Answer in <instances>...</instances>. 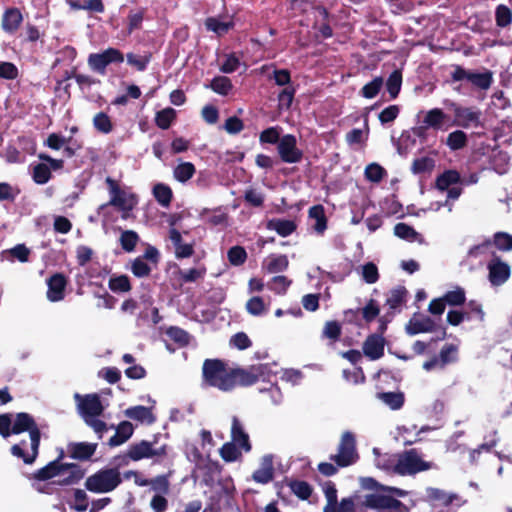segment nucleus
Returning <instances> with one entry per match:
<instances>
[{"mask_svg":"<svg viewBox=\"0 0 512 512\" xmlns=\"http://www.w3.org/2000/svg\"><path fill=\"white\" fill-rule=\"evenodd\" d=\"M23 432L29 433L30 452H25L24 447L26 446V442L22 441L21 443L12 446L11 453L13 456L21 458L25 464H32L39 451L41 438L40 427L30 414L20 412L15 415L13 420L12 433L20 434Z\"/></svg>","mask_w":512,"mask_h":512,"instance_id":"nucleus-1","label":"nucleus"},{"mask_svg":"<svg viewBox=\"0 0 512 512\" xmlns=\"http://www.w3.org/2000/svg\"><path fill=\"white\" fill-rule=\"evenodd\" d=\"M203 381L206 385L227 392L235 387L233 370H228L218 359H207L203 364Z\"/></svg>","mask_w":512,"mask_h":512,"instance_id":"nucleus-2","label":"nucleus"},{"mask_svg":"<svg viewBox=\"0 0 512 512\" xmlns=\"http://www.w3.org/2000/svg\"><path fill=\"white\" fill-rule=\"evenodd\" d=\"M122 483L120 470L116 467H105L86 478L85 488L97 494L114 491Z\"/></svg>","mask_w":512,"mask_h":512,"instance_id":"nucleus-3","label":"nucleus"},{"mask_svg":"<svg viewBox=\"0 0 512 512\" xmlns=\"http://www.w3.org/2000/svg\"><path fill=\"white\" fill-rule=\"evenodd\" d=\"M432 468V463L424 461L417 449H410L396 454L395 474L415 475Z\"/></svg>","mask_w":512,"mask_h":512,"instance_id":"nucleus-4","label":"nucleus"},{"mask_svg":"<svg viewBox=\"0 0 512 512\" xmlns=\"http://www.w3.org/2000/svg\"><path fill=\"white\" fill-rule=\"evenodd\" d=\"M106 183L109 188L110 200L107 204L99 207V213L109 205L115 206L123 212H129L135 207L137 199L133 194L121 189L118 183L110 177L106 178Z\"/></svg>","mask_w":512,"mask_h":512,"instance_id":"nucleus-5","label":"nucleus"},{"mask_svg":"<svg viewBox=\"0 0 512 512\" xmlns=\"http://www.w3.org/2000/svg\"><path fill=\"white\" fill-rule=\"evenodd\" d=\"M330 459L339 467H347L354 464L358 460L356 449V439L352 432L345 431L338 445V451L332 455Z\"/></svg>","mask_w":512,"mask_h":512,"instance_id":"nucleus-6","label":"nucleus"},{"mask_svg":"<svg viewBox=\"0 0 512 512\" xmlns=\"http://www.w3.org/2000/svg\"><path fill=\"white\" fill-rule=\"evenodd\" d=\"M448 107L454 113V121L451 126H459L464 129L481 125V111L474 107H463L456 102L449 101Z\"/></svg>","mask_w":512,"mask_h":512,"instance_id":"nucleus-7","label":"nucleus"},{"mask_svg":"<svg viewBox=\"0 0 512 512\" xmlns=\"http://www.w3.org/2000/svg\"><path fill=\"white\" fill-rule=\"evenodd\" d=\"M363 504L377 512H408L409 509L399 500L382 494H367Z\"/></svg>","mask_w":512,"mask_h":512,"instance_id":"nucleus-8","label":"nucleus"},{"mask_svg":"<svg viewBox=\"0 0 512 512\" xmlns=\"http://www.w3.org/2000/svg\"><path fill=\"white\" fill-rule=\"evenodd\" d=\"M450 116L441 108H432L424 112L422 126L417 129V135L421 136L425 129L447 131L451 127Z\"/></svg>","mask_w":512,"mask_h":512,"instance_id":"nucleus-9","label":"nucleus"},{"mask_svg":"<svg viewBox=\"0 0 512 512\" xmlns=\"http://www.w3.org/2000/svg\"><path fill=\"white\" fill-rule=\"evenodd\" d=\"M124 55L116 48H108L101 53H92L88 57V65L100 74L105 73L106 67L112 63H122Z\"/></svg>","mask_w":512,"mask_h":512,"instance_id":"nucleus-10","label":"nucleus"},{"mask_svg":"<svg viewBox=\"0 0 512 512\" xmlns=\"http://www.w3.org/2000/svg\"><path fill=\"white\" fill-rule=\"evenodd\" d=\"M74 399L78 413L83 420L94 416H100L104 411V407L98 394H87L82 396L79 393H75Z\"/></svg>","mask_w":512,"mask_h":512,"instance_id":"nucleus-11","label":"nucleus"},{"mask_svg":"<svg viewBox=\"0 0 512 512\" xmlns=\"http://www.w3.org/2000/svg\"><path fill=\"white\" fill-rule=\"evenodd\" d=\"M277 151L280 159L288 164L298 163L303 157L302 151L297 147V139L292 134L281 137L277 145Z\"/></svg>","mask_w":512,"mask_h":512,"instance_id":"nucleus-12","label":"nucleus"},{"mask_svg":"<svg viewBox=\"0 0 512 512\" xmlns=\"http://www.w3.org/2000/svg\"><path fill=\"white\" fill-rule=\"evenodd\" d=\"M167 454V446L162 445L159 448H154L153 443L142 440L129 446L127 456L133 461L142 459H149L156 456H165Z\"/></svg>","mask_w":512,"mask_h":512,"instance_id":"nucleus-13","label":"nucleus"},{"mask_svg":"<svg viewBox=\"0 0 512 512\" xmlns=\"http://www.w3.org/2000/svg\"><path fill=\"white\" fill-rule=\"evenodd\" d=\"M489 281L493 286L503 285L510 277V266L498 256H494L487 264Z\"/></svg>","mask_w":512,"mask_h":512,"instance_id":"nucleus-14","label":"nucleus"},{"mask_svg":"<svg viewBox=\"0 0 512 512\" xmlns=\"http://www.w3.org/2000/svg\"><path fill=\"white\" fill-rule=\"evenodd\" d=\"M267 368L266 364H259L253 365L248 369L233 370V374L235 375V386L237 384L250 386L256 383L265 375Z\"/></svg>","mask_w":512,"mask_h":512,"instance_id":"nucleus-15","label":"nucleus"},{"mask_svg":"<svg viewBox=\"0 0 512 512\" xmlns=\"http://www.w3.org/2000/svg\"><path fill=\"white\" fill-rule=\"evenodd\" d=\"M436 329L435 321L429 316L414 314L406 324L405 331L408 335L433 332Z\"/></svg>","mask_w":512,"mask_h":512,"instance_id":"nucleus-16","label":"nucleus"},{"mask_svg":"<svg viewBox=\"0 0 512 512\" xmlns=\"http://www.w3.org/2000/svg\"><path fill=\"white\" fill-rule=\"evenodd\" d=\"M385 338L380 334L369 335L363 343L364 355L372 361L378 360L384 355Z\"/></svg>","mask_w":512,"mask_h":512,"instance_id":"nucleus-17","label":"nucleus"},{"mask_svg":"<svg viewBox=\"0 0 512 512\" xmlns=\"http://www.w3.org/2000/svg\"><path fill=\"white\" fill-rule=\"evenodd\" d=\"M84 476V471L79 465L71 463H61L59 476L53 482L58 485H72L80 481Z\"/></svg>","mask_w":512,"mask_h":512,"instance_id":"nucleus-18","label":"nucleus"},{"mask_svg":"<svg viewBox=\"0 0 512 512\" xmlns=\"http://www.w3.org/2000/svg\"><path fill=\"white\" fill-rule=\"evenodd\" d=\"M67 285L66 278L61 273H56L52 275L47 280V299L50 302H58L64 299L65 296V288Z\"/></svg>","mask_w":512,"mask_h":512,"instance_id":"nucleus-19","label":"nucleus"},{"mask_svg":"<svg viewBox=\"0 0 512 512\" xmlns=\"http://www.w3.org/2000/svg\"><path fill=\"white\" fill-rule=\"evenodd\" d=\"M273 455L266 454L260 460V466L252 474V479L259 484H268L273 480Z\"/></svg>","mask_w":512,"mask_h":512,"instance_id":"nucleus-20","label":"nucleus"},{"mask_svg":"<svg viewBox=\"0 0 512 512\" xmlns=\"http://www.w3.org/2000/svg\"><path fill=\"white\" fill-rule=\"evenodd\" d=\"M169 239L173 244L174 254L177 259L189 258L194 254L193 243H184L182 235L177 229L171 228L169 230Z\"/></svg>","mask_w":512,"mask_h":512,"instance_id":"nucleus-21","label":"nucleus"},{"mask_svg":"<svg viewBox=\"0 0 512 512\" xmlns=\"http://www.w3.org/2000/svg\"><path fill=\"white\" fill-rule=\"evenodd\" d=\"M457 499L458 496L454 493H447L444 490L433 487L426 488L425 501L432 506L447 507Z\"/></svg>","mask_w":512,"mask_h":512,"instance_id":"nucleus-22","label":"nucleus"},{"mask_svg":"<svg viewBox=\"0 0 512 512\" xmlns=\"http://www.w3.org/2000/svg\"><path fill=\"white\" fill-rule=\"evenodd\" d=\"M231 439V442L236 443L243 451H251L252 446L249 441V435L245 431L241 421L236 416L232 418Z\"/></svg>","mask_w":512,"mask_h":512,"instance_id":"nucleus-23","label":"nucleus"},{"mask_svg":"<svg viewBox=\"0 0 512 512\" xmlns=\"http://www.w3.org/2000/svg\"><path fill=\"white\" fill-rule=\"evenodd\" d=\"M97 448V444L87 442H76L68 445V453L71 458L77 460H88L90 459Z\"/></svg>","mask_w":512,"mask_h":512,"instance_id":"nucleus-24","label":"nucleus"},{"mask_svg":"<svg viewBox=\"0 0 512 512\" xmlns=\"http://www.w3.org/2000/svg\"><path fill=\"white\" fill-rule=\"evenodd\" d=\"M23 21L22 13L17 8H8L2 16V29L8 34H13L17 31Z\"/></svg>","mask_w":512,"mask_h":512,"instance_id":"nucleus-25","label":"nucleus"},{"mask_svg":"<svg viewBox=\"0 0 512 512\" xmlns=\"http://www.w3.org/2000/svg\"><path fill=\"white\" fill-rule=\"evenodd\" d=\"M124 413L126 417L148 425L153 424L156 421V418L152 413V409L142 405L129 407Z\"/></svg>","mask_w":512,"mask_h":512,"instance_id":"nucleus-26","label":"nucleus"},{"mask_svg":"<svg viewBox=\"0 0 512 512\" xmlns=\"http://www.w3.org/2000/svg\"><path fill=\"white\" fill-rule=\"evenodd\" d=\"M115 434L109 439L111 447H117L125 443L134 433V427L129 421H122L115 427Z\"/></svg>","mask_w":512,"mask_h":512,"instance_id":"nucleus-27","label":"nucleus"},{"mask_svg":"<svg viewBox=\"0 0 512 512\" xmlns=\"http://www.w3.org/2000/svg\"><path fill=\"white\" fill-rule=\"evenodd\" d=\"M297 226L293 220L274 218L267 222V229L275 231L281 237L291 235Z\"/></svg>","mask_w":512,"mask_h":512,"instance_id":"nucleus-28","label":"nucleus"},{"mask_svg":"<svg viewBox=\"0 0 512 512\" xmlns=\"http://www.w3.org/2000/svg\"><path fill=\"white\" fill-rule=\"evenodd\" d=\"M309 218L314 221L311 225L313 230L318 234H323L327 229V219L322 205H314L310 207L308 212Z\"/></svg>","mask_w":512,"mask_h":512,"instance_id":"nucleus-29","label":"nucleus"},{"mask_svg":"<svg viewBox=\"0 0 512 512\" xmlns=\"http://www.w3.org/2000/svg\"><path fill=\"white\" fill-rule=\"evenodd\" d=\"M289 261L286 255H269L263 262V267L268 273L283 272L288 268Z\"/></svg>","mask_w":512,"mask_h":512,"instance_id":"nucleus-30","label":"nucleus"},{"mask_svg":"<svg viewBox=\"0 0 512 512\" xmlns=\"http://www.w3.org/2000/svg\"><path fill=\"white\" fill-rule=\"evenodd\" d=\"M63 453L60 454V457L54 461L49 462L45 467H42L37 472L34 473V479L38 481H46L52 478H56L59 476L61 461Z\"/></svg>","mask_w":512,"mask_h":512,"instance_id":"nucleus-31","label":"nucleus"},{"mask_svg":"<svg viewBox=\"0 0 512 512\" xmlns=\"http://www.w3.org/2000/svg\"><path fill=\"white\" fill-rule=\"evenodd\" d=\"M63 453L60 454V457L54 461L49 462L45 467H42L37 472L34 473V479L38 481H46L52 478H56L59 476L61 461Z\"/></svg>","mask_w":512,"mask_h":512,"instance_id":"nucleus-32","label":"nucleus"},{"mask_svg":"<svg viewBox=\"0 0 512 512\" xmlns=\"http://www.w3.org/2000/svg\"><path fill=\"white\" fill-rule=\"evenodd\" d=\"M496 256L492 248L491 240H485L484 242L471 247L468 251V257L478 259L480 263L486 261L490 257Z\"/></svg>","mask_w":512,"mask_h":512,"instance_id":"nucleus-33","label":"nucleus"},{"mask_svg":"<svg viewBox=\"0 0 512 512\" xmlns=\"http://www.w3.org/2000/svg\"><path fill=\"white\" fill-rule=\"evenodd\" d=\"M205 27L208 31H211L218 36H222L234 27V22L232 20H224L219 17H208L205 20Z\"/></svg>","mask_w":512,"mask_h":512,"instance_id":"nucleus-34","label":"nucleus"},{"mask_svg":"<svg viewBox=\"0 0 512 512\" xmlns=\"http://www.w3.org/2000/svg\"><path fill=\"white\" fill-rule=\"evenodd\" d=\"M207 273V268L204 264L197 263L195 267L180 270L179 278L184 283H194L204 279Z\"/></svg>","mask_w":512,"mask_h":512,"instance_id":"nucleus-35","label":"nucleus"},{"mask_svg":"<svg viewBox=\"0 0 512 512\" xmlns=\"http://www.w3.org/2000/svg\"><path fill=\"white\" fill-rule=\"evenodd\" d=\"M468 82L476 88L488 90L493 83V73L489 70H485L484 72L471 71Z\"/></svg>","mask_w":512,"mask_h":512,"instance_id":"nucleus-36","label":"nucleus"},{"mask_svg":"<svg viewBox=\"0 0 512 512\" xmlns=\"http://www.w3.org/2000/svg\"><path fill=\"white\" fill-rule=\"evenodd\" d=\"M206 88L211 89L215 93L227 96L233 88L231 80L226 76H216L209 84L205 85Z\"/></svg>","mask_w":512,"mask_h":512,"instance_id":"nucleus-37","label":"nucleus"},{"mask_svg":"<svg viewBox=\"0 0 512 512\" xmlns=\"http://www.w3.org/2000/svg\"><path fill=\"white\" fill-rule=\"evenodd\" d=\"M461 182V176L456 170H446L436 179V187L441 190H447L451 185Z\"/></svg>","mask_w":512,"mask_h":512,"instance_id":"nucleus-38","label":"nucleus"},{"mask_svg":"<svg viewBox=\"0 0 512 512\" xmlns=\"http://www.w3.org/2000/svg\"><path fill=\"white\" fill-rule=\"evenodd\" d=\"M467 143V134L462 130H455L449 133L445 141V144L451 151L463 149Z\"/></svg>","mask_w":512,"mask_h":512,"instance_id":"nucleus-39","label":"nucleus"},{"mask_svg":"<svg viewBox=\"0 0 512 512\" xmlns=\"http://www.w3.org/2000/svg\"><path fill=\"white\" fill-rule=\"evenodd\" d=\"M196 169L191 162H181L173 170L174 178L180 183H186L195 174Z\"/></svg>","mask_w":512,"mask_h":512,"instance_id":"nucleus-40","label":"nucleus"},{"mask_svg":"<svg viewBox=\"0 0 512 512\" xmlns=\"http://www.w3.org/2000/svg\"><path fill=\"white\" fill-rule=\"evenodd\" d=\"M153 195L162 207L168 208L170 206L173 194L168 185L163 183L156 184L153 187Z\"/></svg>","mask_w":512,"mask_h":512,"instance_id":"nucleus-41","label":"nucleus"},{"mask_svg":"<svg viewBox=\"0 0 512 512\" xmlns=\"http://www.w3.org/2000/svg\"><path fill=\"white\" fill-rule=\"evenodd\" d=\"M377 397L392 410H398L404 404V395L401 392H382Z\"/></svg>","mask_w":512,"mask_h":512,"instance_id":"nucleus-42","label":"nucleus"},{"mask_svg":"<svg viewBox=\"0 0 512 512\" xmlns=\"http://www.w3.org/2000/svg\"><path fill=\"white\" fill-rule=\"evenodd\" d=\"M150 491L153 494L169 495L170 493V481L167 475H158L149 480Z\"/></svg>","mask_w":512,"mask_h":512,"instance_id":"nucleus-43","label":"nucleus"},{"mask_svg":"<svg viewBox=\"0 0 512 512\" xmlns=\"http://www.w3.org/2000/svg\"><path fill=\"white\" fill-rule=\"evenodd\" d=\"M241 448L234 442H226L220 448V456L225 462H235L242 457Z\"/></svg>","mask_w":512,"mask_h":512,"instance_id":"nucleus-44","label":"nucleus"},{"mask_svg":"<svg viewBox=\"0 0 512 512\" xmlns=\"http://www.w3.org/2000/svg\"><path fill=\"white\" fill-rule=\"evenodd\" d=\"M406 295L407 290L404 287H397L390 291L386 299V305H388L391 310H397L406 301Z\"/></svg>","mask_w":512,"mask_h":512,"instance_id":"nucleus-45","label":"nucleus"},{"mask_svg":"<svg viewBox=\"0 0 512 512\" xmlns=\"http://www.w3.org/2000/svg\"><path fill=\"white\" fill-rule=\"evenodd\" d=\"M495 22L496 26L499 28L509 27L512 23L511 9L504 4H499L495 8Z\"/></svg>","mask_w":512,"mask_h":512,"instance_id":"nucleus-46","label":"nucleus"},{"mask_svg":"<svg viewBox=\"0 0 512 512\" xmlns=\"http://www.w3.org/2000/svg\"><path fill=\"white\" fill-rule=\"evenodd\" d=\"M108 287L114 293H125L131 290V284L127 275H114L109 279Z\"/></svg>","mask_w":512,"mask_h":512,"instance_id":"nucleus-47","label":"nucleus"},{"mask_svg":"<svg viewBox=\"0 0 512 512\" xmlns=\"http://www.w3.org/2000/svg\"><path fill=\"white\" fill-rule=\"evenodd\" d=\"M374 454L377 455L375 459V465L377 468L382 469L387 472L395 473V465H396V454L394 455H380L379 450L377 448L373 449Z\"/></svg>","mask_w":512,"mask_h":512,"instance_id":"nucleus-48","label":"nucleus"},{"mask_svg":"<svg viewBox=\"0 0 512 512\" xmlns=\"http://www.w3.org/2000/svg\"><path fill=\"white\" fill-rule=\"evenodd\" d=\"M369 135L367 124L363 129L354 128L346 134V142L350 146L362 145L366 142Z\"/></svg>","mask_w":512,"mask_h":512,"instance_id":"nucleus-49","label":"nucleus"},{"mask_svg":"<svg viewBox=\"0 0 512 512\" xmlns=\"http://www.w3.org/2000/svg\"><path fill=\"white\" fill-rule=\"evenodd\" d=\"M402 85V74L399 70L393 71L387 81H386V89L391 97V99H395L400 90Z\"/></svg>","mask_w":512,"mask_h":512,"instance_id":"nucleus-50","label":"nucleus"},{"mask_svg":"<svg viewBox=\"0 0 512 512\" xmlns=\"http://www.w3.org/2000/svg\"><path fill=\"white\" fill-rule=\"evenodd\" d=\"M394 234L404 240L414 242L420 238V234L406 223H398L394 227Z\"/></svg>","mask_w":512,"mask_h":512,"instance_id":"nucleus-51","label":"nucleus"},{"mask_svg":"<svg viewBox=\"0 0 512 512\" xmlns=\"http://www.w3.org/2000/svg\"><path fill=\"white\" fill-rule=\"evenodd\" d=\"M365 178L373 183H379L386 175V170L378 163H370L364 171Z\"/></svg>","mask_w":512,"mask_h":512,"instance_id":"nucleus-52","label":"nucleus"},{"mask_svg":"<svg viewBox=\"0 0 512 512\" xmlns=\"http://www.w3.org/2000/svg\"><path fill=\"white\" fill-rule=\"evenodd\" d=\"M383 83L384 82L382 77H375L372 81L368 82L362 87L360 91L361 96L366 99H372L376 97L381 90Z\"/></svg>","mask_w":512,"mask_h":512,"instance_id":"nucleus-53","label":"nucleus"},{"mask_svg":"<svg viewBox=\"0 0 512 512\" xmlns=\"http://www.w3.org/2000/svg\"><path fill=\"white\" fill-rule=\"evenodd\" d=\"M175 116L176 112L173 108H165L156 113V125L163 130L168 129L175 119Z\"/></svg>","mask_w":512,"mask_h":512,"instance_id":"nucleus-54","label":"nucleus"},{"mask_svg":"<svg viewBox=\"0 0 512 512\" xmlns=\"http://www.w3.org/2000/svg\"><path fill=\"white\" fill-rule=\"evenodd\" d=\"M492 247L495 246L501 251L512 250V235L506 232H497L493 235Z\"/></svg>","mask_w":512,"mask_h":512,"instance_id":"nucleus-55","label":"nucleus"},{"mask_svg":"<svg viewBox=\"0 0 512 512\" xmlns=\"http://www.w3.org/2000/svg\"><path fill=\"white\" fill-rule=\"evenodd\" d=\"M152 266L144 261V258L137 257L131 263V272L138 278L147 277L151 271Z\"/></svg>","mask_w":512,"mask_h":512,"instance_id":"nucleus-56","label":"nucleus"},{"mask_svg":"<svg viewBox=\"0 0 512 512\" xmlns=\"http://www.w3.org/2000/svg\"><path fill=\"white\" fill-rule=\"evenodd\" d=\"M138 240V234L132 230L123 231L120 236L121 247L126 252H132L135 249Z\"/></svg>","mask_w":512,"mask_h":512,"instance_id":"nucleus-57","label":"nucleus"},{"mask_svg":"<svg viewBox=\"0 0 512 512\" xmlns=\"http://www.w3.org/2000/svg\"><path fill=\"white\" fill-rule=\"evenodd\" d=\"M246 310L249 314L253 316H262L266 314L267 307L265 306L264 301L261 297L254 296L247 301Z\"/></svg>","mask_w":512,"mask_h":512,"instance_id":"nucleus-58","label":"nucleus"},{"mask_svg":"<svg viewBox=\"0 0 512 512\" xmlns=\"http://www.w3.org/2000/svg\"><path fill=\"white\" fill-rule=\"evenodd\" d=\"M93 125L96 130L104 134L110 133L113 128L110 117L104 112H99L94 116Z\"/></svg>","mask_w":512,"mask_h":512,"instance_id":"nucleus-59","label":"nucleus"},{"mask_svg":"<svg viewBox=\"0 0 512 512\" xmlns=\"http://www.w3.org/2000/svg\"><path fill=\"white\" fill-rule=\"evenodd\" d=\"M32 177L37 184H46L51 178L50 168L46 163H39L34 166Z\"/></svg>","mask_w":512,"mask_h":512,"instance_id":"nucleus-60","label":"nucleus"},{"mask_svg":"<svg viewBox=\"0 0 512 512\" xmlns=\"http://www.w3.org/2000/svg\"><path fill=\"white\" fill-rule=\"evenodd\" d=\"M446 304L450 306H459L465 302V291L461 287H456L454 290L448 291L443 295Z\"/></svg>","mask_w":512,"mask_h":512,"instance_id":"nucleus-61","label":"nucleus"},{"mask_svg":"<svg viewBox=\"0 0 512 512\" xmlns=\"http://www.w3.org/2000/svg\"><path fill=\"white\" fill-rule=\"evenodd\" d=\"M361 276L367 284H374L379 279L377 266L373 262H368L361 266Z\"/></svg>","mask_w":512,"mask_h":512,"instance_id":"nucleus-62","label":"nucleus"},{"mask_svg":"<svg viewBox=\"0 0 512 512\" xmlns=\"http://www.w3.org/2000/svg\"><path fill=\"white\" fill-rule=\"evenodd\" d=\"M435 161L430 157H421L415 159L412 163L411 170L414 174H421L432 171Z\"/></svg>","mask_w":512,"mask_h":512,"instance_id":"nucleus-63","label":"nucleus"},{"mask_svg":"<svg viewBox=\"0 0 512 512\" xmlns=\"http://www.w3.org/2000/svg\"><path fill=\"white\" fill-rule=\"evenodd\" d=\"M280 130L278 126L269 127L260 133L259 141L262 144H277L281 140Z\"/></svg>","mask_w":512,"mask_h":512,"instance_id":"nucleus-64","label":"nucleus"}]
</instances>
